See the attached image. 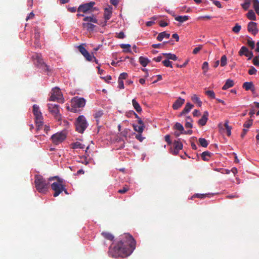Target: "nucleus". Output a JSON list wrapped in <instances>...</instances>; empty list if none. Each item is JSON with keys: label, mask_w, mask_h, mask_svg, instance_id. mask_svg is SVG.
<instances>
[{"label": "nucleus", "mask_w": 259, "mask_h": 259, "mask_svg": "<svg viewBox=\"0 0 259 259\" xmlns=\"http://www.w3.org/2000/svg\"><path fill=\"white\" fill-rule=\"evenodd\" d=\"M199 142L200 145L203 147H206L208 146V142L204 138H200L199 139Z\"/></svg>", "instance_id": "nucleus-38"}, {"label": "nucleus", "mask_w": 259, "mask_h": 259, "mask_svg": "<svg viewBox=\"0 0 259 259\" xmlns=\"http://www.w3.org/2000/svg\"><path fill=\"white\" fill-rule=\"evenodd\" d=\"M78 49L79 52L83 56L87 61H91L92 60L93 54H90L83 47V45L78 46Z\"/></svg>", "instance_id": "nucleus-12"}, {"label": "nucleus", "mask_w": 259, "mask_h": 259, "mask_svg": "<svg viewBox=\"0 0 259 259\" xmlns=\"http://www.w3.org/2000/svg\"><path fill=\"white\" fill-rule=\"evenodd\" d=\"M192 121H187L185 124V127L186 128H192L193 127V125L192 124Z\"/></svg>", "instance_id": "nucleus-61"}, {"label": "nucleus", "mask_w": 259, "mask_h": 259, "mask_svg": "<svg viewBox=\"0 0 259 259\" xmlns=\"http://www.w3.org/2000/svg\"><path fill=\"white\" fill-rule=\"evenodd\" d=\"M84 22H91L94 23H98V20L96 19L95 16L94 15H92V16H86L83 19Z\"/></svg>", "instance_id": "nucleus-24"}, {"label": "nucleus", "mask_w": 259, "mask_h": 259, "mask_svg": "<svg viewBox=\"0 0 259 259\" xmlns=\"http://www.w3.org/2000/svg\"><path fill=\"white\" fill-rule=\"evenodd\" d=\"M185 103V99L179 97L172 105V108L177 110L180 108Z\"/></svg>", "instance_id": "nucleus-15"}, {"label": "nucleus", "mask_w": 259, "mask_h": 259, "mask_svg": "<svg viewBox=\"0 0 259 259\" xmlns=\"http://www.w3.org/2000/svg\"><path fill=\"white\" fill-rule=\"evenodd\" d=\"M139 61L140 64L143 67H146L150 62L148 58L142 56L139 58Z\"/></svg>", "instance_id": "nucleus-27"}, {"label": "nucleus", "mask_w": 259, "mask_h": 259, "mask_svg": "<svg viewBox=\"0 0 259 259\" xmlns=\"http://www.w3.org/2000/svg\"><path fill=\"white\" fill-rule=\"evenodd\" d=\"M132 104L134 109L136 110L137 112L140 113L142 112V108L141 107L140 104L137 102V101L135 99H133Z\"/></svg>", "instance_id": "nucleus-25"}, {"label": "nucleus", "mask_w": 259, "mask_h": 259, "mask_svg": "<svg viewBox=\"0 0 259 259\" xmlns=\"http://www.w3.org/2000/svg\"><path fill=\"white\" fill-rule=\"evenodd\" d=\"M103 111L102 110H96L95 113L94 114V117L96 119L97 124H99L100 118L103 116Z\"/></svg>", "instance_id": "nucleus-21"}, {"label": "nucleus", "mask_w": 259, "mask_h": 259, "mask_svg": "<svg viewBox=\"0 0 259 259\" xmlns=\"http://www.w3.org/2000/svg\"><path fill=\"white\" fill-rule=\"evenodd\" d=\"M101 235L106 240L112 241L114 240V236L111 233L103 231L101 233Z\"/></svg>", "instance_id": "nucleus-18"}, {"label": "nucleus", "mask_w": 259, "mask_h": 259, "mask_svg": "<svg viewBox=\"0 0 259 259\" xmlns=\"http://www.w3.org/2000/svg\"><path fill=\"white\" fill-rule=\"evenodd\" d=\"M174 146L175 149L178 150H180L182 149V148L183 147V144L179 141H176V140H175L174 142Z\"/></svg>", "instance_id": "nucleus-35"}, {"label": "nucleus", "mask_w": 259, "mask_h": 259, "mask_svg": "<svg viewBox=\"0 0 259 259\" xmlns=\"http://www.w3.org/2000/svg\"><path fill=\"white\" fill-rule=\"evenodd\" d=\"M82 27L83 28L86 29L88 31H93L95 28L96 27V25L91 23H83Z\"/></svg>", "instance_id": "nucleus-19"}, {"label": "nucleus", "mask_w": 259, "mask_h": 259, "mask_svg": "<svg viewBox=\"0 0 259 259\" xmlns=\"http://www.w3.org/2000/svg\"><path fill=\"white\" fill-rule=\"evenodd\" d=\"M242 87L246 91H253L254 90V87L252 82H245L243 84Z\"/></svg>", "instance_id": "nucleus-20"}, {"label": "nucleus", "mask_w": 259, "mask_h": 259, "mask_svg": "<svg viewBox=\"0 0 259 259\" xmlns=\"http://www.w3.org/2000/svg\"><path fill=\"white\" fill-rule=\"evenodd\" d=\"M129 190V188L126 185H125L122 189L118 191V192L120 194H124Z\"/></svg>", "instance_id": "nucleus-48"}, {"label": "nucleus", "mask_w": 259, "mask_h": 259, "mask_svg": "<svg viewBox=\"0 0 259 259\" xmlns=\"http://www.w3.org/2000/svg\"><path fill=\"white\" fill-rule=\"evenodd\" d=\"M58 181L54 182L51 185V188L54 191L53 196L57 197L64 190V186L62 184V180L59 179L58 177Z\"/></svg>", "instance_id": "nucleus-6"}, {"label": "nucleus", "mask_w": 259, "mask_h": 259, "mask_svg": "<svg viewBox=\"0 0 259 259\" xmlns=\"http://www.w3.org/2000/svg\"><path fill=\"white\" fill-rule=\"evenodd\" d=\"M133 128H134V130L138 132L139 134H142V132H143V130H144V128L145 127L144 125H135V124H133Z\"/></svg>", "instance_id": "nucleus-32"}, {"label": "nucleus", "mask_w": 259, "mask_h": 259, "mask_svg": "<svg viewBox=\"0 0 259 259\" xmlns=\"http://www.w3.org/2000/svg\"><path fill=\"white\" fill-rule=\"evenodd\" d=\"M50 100L52 101H56L62 103L64 102V99L63 98L62 94L59 88L56 87L52 89Z\"/></svg>", "instance_id": "nucleus-7"}, {"label": "nucleus", "mask_w": 259, "mask_h": 259, "mask_svg": "<svg viewBox=\"0 0 259 259\" xmlns=\"http://www.w3.org/2000/svg\"><path fill=\"white\" fill-rule=\"evenodd\" d=\"M253 64L256 66H259V56H255L252 60Z\"/></svg>", "instance_id": "nucleus-52"}, {"label": "nucleus", "mask_w": 259, "mask_h": 259, "mask_svg": "<svg viewBox=\"0 0 259 259\" xmlns=\"http://www.w3.org/2000/svg\"><path fill=\"white\" fill-rule=\"evenodd\" d=\"M247 17L251 20H255L256 16L254 12L252 10H249L246 14Z\"/></svg>", "instance_id": "nucleus-33"}, {"label": "nucleus", "mask_w": 259, "mask_h": 259, "mask_svg": "<svg viewBox=\"0 0 259 259\" xmlns=\"http://www.w3.org/2000/svg\"><path fill=\"white\" fill-rule=\"evenodd\" d=\"M127 77V74L125 72H123L121 73L118 77L119 80H123V79H126Z\"/></svg>", "instance_id": "nucleus-53"}, {"label": "nucleus", "mask_w": 259, "mask_h": 259, "mask_svg": "<svg viewBox=\"0 0 259 259\" xmlns=\"http://www.w3.org/2000/svg\"><path fill=\"white\" fill-rule=\"evenodd\" d=\"M71 104L75 107H83L85 105V100L83 98L76 97L72 100Z\"/></svg>", "instance_id": "nucleus-11"}, {"label": "nucleus", "mask_w": 259, "mask_h": 259, "mask_svg": "<svg viewBox=\"0 0 259 259\" xmlns=\"http://www.w3.org/2000/svg\"><path fill=\"white\" fill-rule=\"evenodd\" d=\"M57 177L50 178L48 180H46L40 175H36L34 177V184L36 190L41 193H46L49 188V181L56 179Z\"/></svg>", "instance_id": "nucleus-2"}, {"label": "nucleus", "mask_w": 259, "mask_h": 259, "mask_svg": "<svg viewBox=\"0 0 259 259\" xmlns=\"http://www.w3.org/2000/svg\"><path fill=\"white\" fill-rule=\"evenodd\" d=\"M241 29V26L239 25L238 24H236L234 27L232 28V31L234 32L235 33H238Z\"/></svg>", "instance_id": "nucleus-46"}, {"label": "nucleus", "mask_w": 259, "mask_h": 259, "mask_svg": "<svg viewBox=\"0 0 259 259\" xmlns=\"http://www.w3.org/2000/svg\"><path fill=\"white\" fill-rule=\"evenodd\" d=\"M118 88L120 89H124V87L123 81L118 79Z\"/></svg>", "instance_id": "nucleus-58"}, {"label": "nucleus", "mask_w": 259, "mask_h": 259, "mask_svg": "<svg viewBox=\"0 0 259 259\" xmlns=\"http://www.w3.org/2000/svg\"><path fill=\"white\" fill-rule=\"evenodd\" d=\"M206 194H196L195 195H193V197H197V198H204V197H205Z\"/></svg>", "instance_id": "nucleus-57"}, {"label": "nucleus", "mask_w": 259, "mask_h": 259, "mask_svg": "<svg viewBox=\"0 0 259 259\" xmlns=\"http://www.w3.org/2000/svg\"><path fill=\"white\" fill-rule=\"evenodd\" d=\"M32 58L35 66L41 69L42 72H47L49 71V66L44 62L40 54H35L32 56Z\"/></svg>", "instance_id": "nucleus-3"}, {"label": "nucleus", "mask_w": 259, "mask_h": 259, "mask_svg": "<svg viewBox=\"0 0 259 259\" xmlns=\"http://www.w3.org/2000/svg\"><path fill=\"white\" fill-rule=\"evenodd\" d=\"M202 69L203 70V72L205 73L208 70V63L207 62H204L203 63Z\"/></svg>", "instance_id": "nucleus-47"}, {"label": "nucleus", "mask_w": 259, "mask_h": 259, "mask_svg": "<svg viewBox=\"0 0 259 259\" xmlns=\"http://www.w3.org/2000/svg\"><path fill=\"white\" fill-rule=\"evenodd\" d=\"M227 64V57L225 55L222 56L221 59V66H225Z\"/></svg>", "instance_id": "nucleus-44"}, {"label": "nucleus", "mask_w": 259, "mask_h": 259, "mask_svg": "<svg viewBox=\"0 0 259 259\" xmlns=\"http://www.w3.org/2000/svg\"><path fill=\"white\" fill-rule=\"evenodd\" d=\"M136 138L140 142H142L144 138L142 136L141 134H139L136 135Z\"/></svg>", "instance_id": "nucleus-59"}, {"label": "nucleus", "mask_w": 259, "mask_h": 259, "mask_svg": "<svg viewBox=\"0 0 259 259\" xmlns=\"http://www.w3.org/2000/svg\"><path fill=\"white\" fill-rule=\"evenodd\" d=\"M247 30L254 35H255L258 31L256 23L253 22H250L248 23L247 25Z\"/></svg>", "instance_id": "nucleus-14"}, {"label": "nucleus", "mask_w": 259, "mask_h": 259, "mask_svg": "<svg viewBox=\"0 0 259 259\" xmlns=\"http://www.w3.org/2000/svg\"><path fill=\"white\" fill-rule=\"evenodd\" d=\"M174 128L180 132H181V133L182 134L183 132L184 131V127L183 125L179 123V122H176V124L174 125Z\"/></svg>", "instance_id": "nucleus-36"}, {"label": "nucleus", "mask_w": 259, "mask_h": 259, "mask_svg": "<svg viewBox=\"0 0 259 259\" xmlns=\"http://www.w3.org/2000/svg\"><path fill=\"white\" fill-rule=\"evenodd\" d=\"M48 109L51 114L54 116V118L60 121L61 120V115L59 113V106L56 104H48Z\"/></svg>", "instance_id": "nucleus-9"}, {"label": "nucleus", "mask_w": 259, "mask_h": 259, "mask_svg": "<svg viewBox=\"0 0 259 259\" xmlns=\"http://www.w3.org/2000/svg\"><path fill=\"white\" fill-rule=\"evenodd\" d=\"M66 137L65 133L62 132L54 134L52 136L51 139L54 144L58 145L66 139Z\"/></svg>", "instance_id": "nucleus-10"}, {"label": "nucleus", "mask_w": 259, "mask_h": 259, "mask_svg": "<svg viewBox=\"0 0 259 259\" xmlns=\"http://www.w3.org/2000/svg\"><path fill=\"white\" fill-rule=\"evenodd\" d=\"M170 37V34L166 33L165 31L160 32L158 34L157 39L161 41L164 38H169Z\"/></svg>", "instance_id": "nucleus-23"}, {"label": "nucleus", "mask_w": 259, "mask_h": 259, "mask_svg": "<svg viewBox=\"0 0 259 259\" xmlns=\"http://www.w3.org/2000/svg\"><path fill=\"white\" fill-rule=\"evenodd\" d=\"M189 19V17L188 16H176L175 18V19L179 21L181 23H183L186 21H187Z\"/></svg>", "instance_id": "nucleus-29"}, {"label": "nucleus", "mask_w": 259, "mask_h": 259, "mask_svg": "<svg viewBox=\"0 0 259 259\" xmlns=\"http://www.w3.org/2000/svg\"><path fill=\"white\" fill-rule=\"evenodd\" d=\"M111 15H112L111 10L108 8H105V12H104V18L106 20V22H105L103 26L106 25L107 21L110 19Z\"/></svg>", "instance_id": "nucleus-22"}, {"label": "nucleus", "mask_w": 259, "mask_h": 259, "mask_svg": "<svg viewBox=\"0 0 259 259\" xmlns=\"http://www.w3.org/2000/svg\"><path fill=\"white\" fill-rule=\"evenodd\" d=\"M162 64H163V65L165 67H169L170 68H172V62L171 61H170L168 59H166V60H163L162 62Z\"/></svg>", "instance_id": "nucleus-41"}, {"label": "nucleus", "mask_w": 259, "mask_h": 259, "mask_svg": "<svg viewBox=\"0 0 259 259\" xmlns=\"http://www.w3.org/2000/svg\"><path fill=\"white\" fill-rule=\"evenodd\" d=\"M71 148L72 149H83L85 147V145L83 144H82L81 143L79 142H76L74 143H73L71 145Z\"/></svg>", "instance_id": "nucleus-30"}, {"label": "nucleus", "mask_w": 259, "mask_h": 259, "mask_svg": "<svg viewBox=\"0 0 259 259\" xmlns=\"http://www.w3.org/2000/svg\"><path fill=\"white\" fill-rule=\"evenodd\" d=\"M252 124V120H249L243 124L244 127L248 128Z\"/></svg>", "instance_id": "nucleus-54"}, {"label": "nucleus", "mask_w": 259, "mask_h": 259, "mask_svg": "<svg viewBox=\"0 0 259 259\" xmlns=\"http://www.w3.org/2000/svg\"><path fill=\"white\" fill-rule=\"evenodd\" d=\"M168 25V23L164 21H160L159 22V26L161 27H165Z\"/></svg>", "instance_id": "nucleus-62"}, {"label": "nucleus", "mask_w": 259, "mask_h": 259, "mask_svg": "<svg viewBox=\"0 0 259 259\" xmlns=\"http://www.w3.org/2000/svg\"><path fill=\"white\" fill-rule=\"evenodd\" d=\"M247 44L248 46L251 48V49H253L254 48L255 42L254 41L251 40L250 37L249 38V39H248Z\"/></svg>", "instance_id": "nucleus-45"}, {"label": "nucleus", "mask_w": 259, "mask_h": 259, "mask_svg": "<svg viewBox=\"0 0 259 259\" xmlns=\"http://www.w3.org/2000/svg\"><path fill=\"white\" fill-rule=\"evenodd\" d=\"M82 160L81 161V162L85 165H88L89 163V162L87 160V156H85L84 157L82 158Z\"/></svg>", "instance_id": "nucleus-60"}, {"label": "nucleus", "mask_w": 259, "mask_h": 259, "mask_svg": "<svg viewBox=\"0 0 259 259\" xmlns=\"http://www.w3.org/2000/svg\"><path fill=\"white\" fill-rule=\"evenodd\" d=\"M136 245V242L133 237L129 233H124L109 247L108 254L113 257H126L133 252Z\"/></svg>", "instance_id": "nucleus-1"}, {"label": "nucleus", "mask_w": 259, "mask_h": 259, "mask_svg": "<svg viewBox=\"0 0 259 259\" xmlns=\"http://www.w3.org/2000/svg\"><path fill=\"white\" fill-rule=\"evenodd\" d=\"M239 55L240 56L245 55L246 57H248V60H250L253 57V53L249 51L248 49L245 46L241 48L239 51Z\"/></svg>", "instance_id": "nucleus-13"}, {"label": "nucleus", "mask_w": 259, "mask_h": 259, "mask_svg": "<svg viewBox=\"0 0 259 259\" xmlns=\"http://www.w3.org/2000/svg\"><path fill=\"white\" fill-rule=\"evenodd\" d=\"M224 126L227 130V135L228 136H230L231 134V126L228 125V121H226L224 124Z\"/></svg>", "instance_id": "nucleus-39"}, {"label": "nucleus", "mask_w": 259, "mask_h": 259, "mask_svg": "<svg viewBox=\"0 0 259 259\" xmlns=\"http://www.w3.org/2000/svg\"><path fill=\"white\" fill-rule=\"evenodd\" d=\"M167 42H164L162 44H153L152 47L153 48H163L164 44Z\"/></svg>", "instance_id": "nucleus-49"}, {"label": "nucleus", "mask_w": 259, "mask_h": 259, "mask_svg": "<svg viewBox=\"0 0 259 259\" xmlns=\"http://www.w3.org/2000/svg\"><path fill=\"white\" fill-rule=\"evenodd\" d=\"M120 46L122 49H127V50H124V52H131V45L130 44H121Z\"/></svg>", "instance_id": "nucleus-40"}, {"label": "nucleus", "mask_w": 259, "mask_h": 259, "mask_svg": "<svg viewBox=\"0 0 259 259\" xmlns=\"http://www.w3.org/2000/svg\"><path fill=\"white\" fill-rule=\"evenodd\" d=\"M193 116H198L200 115V113L198 110L195 109L193 112Z\"/></svg>", "instance_id": "nucleus-63"}, {"label": "nucleus", "mask_w": 259, "mask_h": 259, "mask_svg": "<svg viewBox=\"0 0 259 259\" xmlns=\"http://www.w3.org/2000/svg\"><path fill=\"white\" fill-rule=\"evenodd\" d=\"M252 3V0H244V2L241 4L242 8L245 11L247 10Z\"/></svg>", "instance_id": "nucleus-28"}, {"label": "nucleus", "mask_w": 259, "mask_h": 259, "mask_svg": "<svg viewBox=\"0 0 259 259\" xmlns=\"http://www.w3.org/2000/svg\"><path fill=\"white\" fill-rule=\"evenodd\" d=\"M75 129L78 133L82 134L88 126L85 117L83 115L79 116L76 119Z\"/></svg>", "instance_id": "nucleus-4"}, {"label": "nucleus", "mask_w": 259, "mask_h": 259, "mask_svg": "<svg viewBox=\"0 0 259 259\" xmlns=\"http://www.w3.org/2000/svg\"><path fill=\"white\" fill-rule=\"evenodd\" d=\"M211 153L208 151H204L201 154V157L204 161H208L210 157Z\"/></svg>", "instance_id": "nucleus-34"}, {"label": "nucleus", "mask_w": 259, "mask_h": 259, "mask_svg": "<svg viewBox=\"0 0 259 259\" xmlns=\"http://www.w3.org/2000/svg\"><path fill=\"white\" fill-rule=\"evenodd\" d=\"M205 94L212 99L215 98V94L213 91L208 90L205 92Z\"/></svg>", "instance_id": "nucleus-43"}, {"label": "nucleus", "mask_w": 259, "mask_h": 259, "mask_svg": "<svg viewBox=\"0 0 259 259\" xmlns=\"http://www.w3.org/2000/svg\"><path fill=\"white\" fill-rule=\"evenodd\" d=\"M95 5V2H91L90 3H85L82 5H80L77 10V11L79 12H82L83 13H87L88 12H93L96 8H94V6Z\"/></svg>", "instance_id": "nucleus-8"}, {"label": "nucleus", "mask_w": 259, "mask_h": 259, "mask_svg": "<svg viewBox=\"0 0 259 259\" xmlns=\"http://www.w3.org/2000/svg\"><path fill=\"white\" fill-rule=\"evenodd\" d=\"M252 3L256 13L259 15V1L252 0Z\"/></svg>", "instance_id": "nucleus-31"}, {"label": "nucleus", "mask_w": 259, "mask_h": 259, "mask_svg": "<svg viewBox=\"0 0 259 259\" xmlns=\"http://www.w3.org/2000/svg\"><path fill=\"white\" fill-rule=\"evenodd\" d=\"M130 132V130L128 128H125L120 132V135L125 138H126Z\"/></svg>", "instance_id": "nucleus-42"}, {"label": "nucleus", "mask_w": 259, "mask_h": 259, "mask_svg": "<svg viewBox=\"0 0 259 259\" xmlns=\"http://www.w3.org/2000/svg\"><path fill=\"white\" fill-rule=\"evenodd\" d=\"M165 141L167 142L168 145L171 144L172 142L170 139V136L169 135H166L164 137Z\"/></svg>", "instance_id": "nucleus-56"}, {"label": "nucleus", "mask_w": 259, "mask_h": 259, "mask_svg": "<svg viewBox=\"0 0 259 259\" xmlns=\"http://www.w3.org/2000/svg\"><path fill=\"white\" fill-rule=\"evenodd\" d=\"M213 3L218 8H222V5L221 3L219 1H213Z\"/></svg>", "instance_id": "nucleus-64"}, {"label": "nucleus", "mask_w": 259, "mask_h": 259, "mask_svg": "<svg viewBox=\"0 0 259 259\" xmlns=\"http://www.w3.org/2000/svg\"><path fill=\"white\" fill-rule=\"evenodd\" d=\"M193 107H194L193 105L191 104L190 103H187L186 104L185 108L183 109L182 111L181 112L180 116H182L183 115L188 113L189 112H190L191 109L193 108Z\"/></svg>", "instance_id": "nucleus-17"}, {"label": "nucleus", "mask_w": 259, "mask_h": 259, "mask_svg": "<svg viewBox=\"0 0 259 259\" xmlns=\"http://www.w3.org/2000/svg\"><path fill=\"white\" fill-rule=\"evenodd\" d=\"M191 99L193 102L197 103L199 107L201 106L202 102L200 101V99L196 95H193Z\"/></svg>", "instance_id": "nucleus-37"}, {"label": "nucleus", "mask_w": 259, "mask_h": 259, "mask_svg": "<svg viewBox=\"0 0 259 259\" xmlns=\"http://www.w3.org/2000/svg\"><path fill=\"white\" fill-rule=\"evenodd\" d=\"M257 70L253 66H251L250 68L248 70V74L250 75H253L256 74Z\"/></svg>", "instance_id": "nucleus-50"}, {"label": "nucleus", "mask_w": 259, "mask_h": 259, "mask_svg": "<svg viewBox=\"0 0 259 259\" xmlns=\"http://www.w3.org/2000/svg\"><path fill=\"white\" fill-rule=\"evenodd\" d=\"M202 48V45H199L198 47L195 48L193 51L194 54H197Z\"/></svg>", "instance_id": "nucleus-55"}, {"label": "nucleus", "mask_w": 259, "mask_h": 259, "mask_svg": "<svg viewBox=\"0 0 259 259\" xmlns=\"http://www.w3.org/2000/svg\"><path fill=\"white\" fill-rule=\"evenodd\" d=\"M208 112L205 111L201 118L198 120V124L201 126L205 125L208 120Z\"/></svg>", "instance_id": "nucleus-16"}, {"label": "nucleus", "mask_w": 259, "mask_h": 259, "mask_svg": "<svg viewBox=\"0 0 259 259\" xmlns=\"http://www.w3.org/2000/svg\"><path fill=\"white\" fill-rule=\"evenodd\" d=\"M178 59V57L176 56V55L169 53V54L167 55V59L168 60H177Z\"/></svg>", "instance_id": "nucleus-51"}, {"label": "nucleus", "mask_w": 259, "mask_h": 259, "mask_svg": "<svg viewBox=\"0 0 259 259\" xmlns=\"http://www.w3.org/2000/svg\"><path fill=\"white\" fill-rule=\"evenodd\" d=\"M33 112L35 116L37 130H39L42 127L44 119L38 106L36 104L33 106Z\"/></svg>", "instance_id": "nucleus-5"}, {"label": "nucleus", "mask_w": 259, "mask_h": 259, "mask_svg": "<svg viewBox=\"0 0 259 259\" xmlns=\"http://www.w3.org/2000/svg\"><path fill=\"white\" fill-rule=\"evenodd\" d=\"M234 85V82L231 79H227L225 83V84L223 85L222 89L223 90H226Z\"/></svg>", "instance_id": "nucleus-26"}]
</instances>
